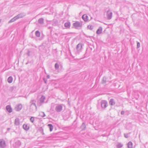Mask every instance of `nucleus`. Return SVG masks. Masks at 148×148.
<instances>
[{"label":"nucleus","instance_id":"f257e3e1","mask_svg":"<svg viewBox=\"0 0 148 148\" xmlns=\"http://www.w3.org/2000/svg\"><path fill=\"white\" fill-rule=\"evenodd\" d=\"M36 101L33 99L31 100L30 102V111L33 112H34L37 110V108L36 104Z\"/></svg>","mask_w":148,"mask_h":148},{"label":"nucleus","instance_id":"f03ea898","mask_svg":"<svg viewBox=\"0 0 148 148\" xmlns=\"http://www.w3.org/2000/svg\"><path fill=\"white\" fill-rule=\"evenodd\" d=\"M73 25L75 28L78 29V28L81 27L82 26V24L81 23L78 21H76L73 24Z\"/></svg>","mask_w":148,"mask_h":148},{"label":"nucleus","instance_id":"7ed1b4c3","mask_svg":"<svg viewBox=\"0 0 148 148\" xmlns=\"http://www.w3.org/2000/svg\"><path fill=\"white\" fill-rule=\"evenodd\" d=\"M55 110L57 112H61L62 110V104L57 105L56 107Z\"/></svg>","mask_w":148,"mask_h":148},{"label":"nucleus","instance_id":"20e7f679","mask_svg":"<svg viewBox=\"0 0 148 148\" xmlns=\"http://www.w3.org/2000/svg\"><path fill=\"white\" fill-rule=\"evenodd\" d=\"M107 18L110 20L111 19L112 15V13L110 10L107 11Z\"/></svg>","mask_w":148,"mask_h":148},{"label":"nucleus","instance_id":"39448f33","mask_svg":"<svg viewBox=\"0 0 148 148\" xmlns=\"http://www.w3.org/2000/svg\"><path fill=\"white\" fill-rule=\"evenodd\" d=\"M107 102L105 100H102L101 102V107L102 108H105L107 106Z\"/></svg>","mask_w":148,"mask_h":148},{"label":"nucleus","instance_id":"423d86ee","mask_svg":"<svg viewBox=\"0 0 148 148\" xmlns=\"http://www.w3.org/2000/svg\"><path fill=\"white\" fill-rule=\"evenodd\" d=\"M23 107L21 104H19L16 106L15 107V110L16 111H19L21 110Z\"/></svg>","mask_w":148,"mask_h":148},{"label":"nucleus","instance_id":"0eeeda50","mask_svg":"<svg viewBox=\"0 0 148 148\" xmlns=\"http://www.w3.org/2000/svg\"><path fill=\"white\" fill-rule=\"evenodd\" d=\"M6 146L5 140L3 139L0 140V147L1 148H4Z\"/></svg>","mask_w":148,"mask_h":148},{"label":"nucleus","instance_id":"6e6552de","mask_svg":"<svg viewBox=\"0 0 148 148\" xmlns=\"http://www.w3.org/2000/svg\"><path fill=\"white\" fill-rule=\"evenodd\" d=\"M82 44L81 43H79L77 45L76 49L78 51H80L82 49Z\"/></svg>","mask_w":148,"mask_h":148},{"label":"nucleus","instance_id":"1a4fd4ad","mask_svg":"<svg viewBox=\"0 0 148 148\" xmlns=\"http://www.w3.org/2000/svg\"><path fill=\"white\" fill-rule=\"evenodd\" d=\"M21 145V143L19 140L16 141L14 145V146L16 148L18 147Z\"/></svg>","mask_w":148,"mask_h":148},{"label":"nucleus","instance_id":"9d476101","mask_svg":"<svg viewBox=\"0 0 148 148\" xmlns=\"http://www.w3.org/2000/svg\"><path fill=\"white\" fill-rule=\"evenodd\" d=\"M25 16V13H21L19 14H18L16 16V17L17 18V19H18L20 18H22Z\"/></svg>","mask_w":148,"mask_h":148},{"label":"nucleus","instance_id":"9b49d317","mask_svg":"<svg viewBox=\"0 0 148 148\" xmlns=\"http://www.w3.org/2000/svg\"><path fill=\"white\" fill-rule=\"evenodd\" d=\"M82 18L85 21H87L88 20V16L86 14L83 15L82 16Z\"/></svg>","mask_w":148,"mask_h":148},{"label":"nucleus","instance_id":"f8f14e48","mask_svg":"<svg viewBox=\"0 0 148 148\" xmlns=\"http://www.w3.org/2000/svg\"><path fill=\"white\" fill-rule=\"evenodd\" d=\"M14 124L15 125H18L20 124V120L18 118H16L14 122Z\"/></svg>","mask_w":148,"mask_h":148},{"label":"nucleus","instance_id":"ddd939ff","mask_svg":"<svg viewBox=\"0 0 148 148\" xmlns=\"http://www.w3.org/2000/svg\"><path fill=\"white\" fill-rule=\"evenodd\" d=\"M6 109L7 111L10 113L12 112V109L10 106H7L6 107Z\"/></svg>","mask_w":148,"mask_h":148},{"label":"nucleus","instance_id":"4468645a","mask_svg":"<svg viewBox=\"0 0 148 148\" xmlns=\"http://www.w3.org/2000/svg\"><path fill=\"white\" fill-rule=\"evenodd\" d=\"M102 27H100L96 31V33L98 34H101L102 33Z\"/></svg>","mask_w":148,"mask_h":148},{"label":"nucleus","instance_id":"2eb2a0df","mask_svg":"<svg viewBox=\"0 0 148 148\" xmlns=\"http://www.w3.org/2000/svg\"><path fill=\"white\" fill-rule=\"evenodd\" d=\"M23 128L25 130H28L29 128V127L27 124H24L23 125Z\"/></svg>","mask_w":148,"mask_h":148},{"label":"nucleus","instance_id":"dca6fc26","mask_svg":"<svg viewBox=\"0 0 148 148\" xmlns=\"http://www.w3.org/2000/svg\"><path fill=\"white\" fill-rule=\"evenodd\" d=\"M127 145L128 148H132L133 144L131 142H129Z\"/></svg>","mask_w":148,"mask_h":148},{"label":"nucleus","instance_id":"f3484780","mask_svg":"<svg viewBox=\"0 0 148 148\" xmlns=\"http://www.w3.org/2000/svg\"><path fill=\"white\" fill-rule=\"evenodd\" d=\"M109 104L111 106H113L114 105L115 103L114 100L113 99H110L109 101Z\"/></svg>","mask_w":148,"mask_h":148},{"label":"nucleus","instance_id":"a211bd4d","mask_svg":"<svg viewBox=\"0 0 148 148\" xmlns=\"http://www.w3.org/2000/svg\"><path fill=\"white\" fill-rule=\"evenodd\" d=\"M44 19L42 18H40L39 19L38 21V23L40 24H42L44 23Z\"/></svg>","mask_w":148,"mask_h":148},{"label":"nucleus","instance_id":"6ab92c4d","mask_svg":"<svg viewBox=\"0 0 148 148\" xmlns=\"http://www.w3.org/2000/svg\"><path fill=\"white\" fill-rule=\"evenodd\" d=\"M64 26L67 28H69L70 26V22H66L64 24Z\"/></svg>","mask_w":148,"mask_h":148},{"label":"nucleus","instance_id":"aec40b11","mask_svg":"<svg viewBox=\"0 0 148 148\" xmlns=\"http://www.w3.org/2000/svg\"><path fill=\"white\" fill-rule=\"evenodd\" d=\"M45 96H42L40 99V101L41 103H43L45 100Z\"/></svg>","mask_w":148,"mask_h":148},{"label":"nucleus","instance_id":"412c9836","mask_svg":"<svg viewBox=\"0 0 148 148\" xmlns=\"http://www.w3.org/2000/svg\"><path fill=\"white\" fill-rule=\"evenodd\" d=\"M86 127L85 123L83 122L81 126V128L82 130H85L86 128Z\"/></svg>","mask_w":148,"mask_h":148},{"label":"nucleus","instance_id":"4be33fe9","mask_svg":"<svg viewBox=\"0 0 148 148\" xmlns=\"http://www.w3.org/2000/svg\"><path fill=\"white\" fill-rule=\"evenodd\" d=\"M16 19H17L16 18V16L12 18L11 20H10L8 22L9 23H10L12 22H13L15 21Z\"/></svg>","mask_w":148,"mask_h":148},{"label":"nucleus","instance_id":"5701e85b","mask_svg":"<svg viewBox=\"0 0 148 148\" xmlns=\"http://www.w3.org/2000/svg\"><path fill=\"white\" fill-rule=\"evenodd\" d=\"M13 80V78L12 76L9 77L8 79V82L10 83L12 82Z\"/></svg>","mask_w":148,"mask_h":148},{"label":"nucleus","instance_id":"b1692460","mask_svg":"<svg viewBox=\"0 0 148 148\" xmlns=\"http://www.w3.org/2000/svg\"><path fill=\"white\" fill-rule=\"evenodd\" d=\"M123 146V145L120 143H118L116 145L117 148H121Z\"/></svg>","mask_w":148,"mask_h":148},{"label":"nucleus","instance_id":"393cba45","mask_svg":"<svg viewBox=\"0 0 148 148\" xmlns=\"http://www.w3.org/2000/svg\"><path fill=\"white\" fill-rule=\"evenodd\" d=\"M35 35L37 37H39L40 36V33L38 31H37L35 32Z\"/></svg>","mask_w":148,"mask_h":148},{"label":"nucleus","instance_id":"a878e982","mask_svg":"<svg viewBox=\"0 0 148 148\" xmlns=\"http://www.w3.org/2000/svg\"><path fill=\"white\" fill-rule=\"evenodd\" d=\"M48 126L49 128L50 131H51L53 129V127L52 125L51 124H49L48 125Z\"/></svg>","mask_w":148,"mask_h":148},{"label":"nucleus","instance_id":"bb28decb","mask_svg":"<svg viewBox=\"0 0 148 148\" xmlns=\"http://www.w3.org/2000/svg\"><path fill=\"white\" fill-rule=\"evenodd\" d=\"M39 115L42 117H43L45 116V115L44 112H41L39 113Z\"/></svg>","mask_w":148,"mask_h":148},{"label":"nucleus","instance_id":"cd10ccee","mask_svg":"<svg viewBox=\"0 0 148 148\" xmlns=\"http://www.w3.org/2000/svg\"><path fill=\"white\" fill-rule=\"evenodd\" d=\"M55 67L56 70H58L59 68V65L57 63H56L55 65Z\"/></svg>","mask_w":148,"mask_h":148},{"label":"nucleus","instance_id":"c85d7f7f","mask_svg":"<svg viewBox=\"0 0 148 148\" xmlns=\"http://www.w3.org/2000/svg\"><path fill=\"white\" fill-rule=\"evenodd\" d=\"M87 27L88 29L90 30H92L93 28V26L92 25H88V26Z\"/></svg>","mask_w":148,"mask_h":148},{"label":"nucleus","instance_id":"c756f323","mask_svg":"<svg viewBox=\"0 0 148 148\" xmlns=\"http://www.w3.org/2000/svg\"><path fill=\"white\" fill-rule=\"evenodd\" d=\"M30 120L33 123L34 121V117H31L30 119Z\"/></svg>","mask_w":148,"mask_h":148},{"label":"nucleus","instance_id":"7c9ffc66","mask_svg":"<svg viewBox=\"0 0 148 148\" xmlns=\"http://www.w3.org/2000/svg\"><path fill=\"white\" fill-rule=\"evenodd\" d=\"M124 137L126 138H128L129 137V135H128V134H124Z\"/></svg>","mask_w":148,"mask_h":148},{"label":"nucleus","instance_id":"2f4dec72","mask_svg":"<svg viewBox=\"0 0 148 148\" xmlns=\"http://www.w3.org/2000/svg\"><path fill=\"white\" fill-rule=\"evenodd\" d=\"M140 43L139 42H138L137 43V48H138L140 47Z\"/></svg>","mask_w":148,"mask_h":148},{"label":"nucleus","instance_id":"473e14b6","mask_svg":"<svg viewBox=\"0 0 148 148\" xmlns=\"http://www.w3.org/2000/svg\"><path fill=\"white\" fill-rule=\"evenodd\" d=\"M43 81L46 84L47 81V79H46L45 78H43Z\"/></svg>","mask_w":148,"mask_h":148},{"label":"nucleus","instance_id":"72a5a7b5","mask_svg":"<svg viewBox=\"0 0 148 148\" xmlns=\"http://www.w3.org/2000/svg\"><path fill=\"white\" fill-rule=\"evenodd\" d=\"M30 51L29 50H28L27 53V55L28 56H30Z\"/></svg>","mask_w":148,"mask_h":148},{"label":"nucleus","instance_id":"f704fd0d","mask_svg":"<svg viewBox=\"0 0 148 148\" xmlns=\"http://www.w3.org/2000/svg\"><path fill=\"white\" fill-rule=\"evenodd\" d=\"M40 131L41 132H43V129L42 127H41L40 128Z\"/></svg>","mask_w":148,"mask_h":148},{"label":"nucleus","instance_id":"c9c22d12","mask_svg":"<svg viewBox=\"0 0 148 148\" xmlns=\"http://www.w3.org/2000/svg\"><path fill=\"white\" fill-rule=\"evenodd\" d=\"M124 113H125V112L124 111H122L121 112V114H122V115H123L124 114Z\"/></svg>","mask_w":148,"mask_h":148},{"label":"nucleus","instance_id":"e433bc0d","mask_svg":"<svg viewBox=\"0 0 148 148\" xmlns=\"http://www.w3.org/2000/svg\"><path fill=\"white\" fill-rule=\"evenodd\" d=\"M47 79H49L50 78V76L49 75H47Z\"/></svg>","mask_w":148,"mask_h":148},{"label":"nucleus","instance_id":"4c0bfd02","mask_svg":"<svg viewBox=\"0 0 148 148\" xmlns=\"http://www.w3.org/2000/svg\"><path fill=\"white\" fill-rule=\"evenodd\" d=\"M103 83H106V81H104V78H103Z\"/></svg>","mask_w":148,"mask_h":148},{"label":"nucleus","instance_id":"58836bf2","mask_svg":"<svg viewBox=\"0 0 148 148\" xmlns=\"http://www.w3.org/2000/svg\"><path fill=\"white\" fill-rule=\"evenodd\" d=\"M42 132V135H44V133L43 132H43Z\"/></svg>","mask_w":148,"mask_h":148},{"label":"nucleus","instance_id":"ea45409f","mask_svg":"<svg viewBox=\"0 0 148 148\" xmlns=\"http://www.w3.org/2000/svg\"><path fill=\"white\" fill-rule=\"evenodd\" d=\"M8 130H10V128H8L7 129Z\"/></svg>","mask_w":148,"mask_h":148},{"label":"nucleus","instance_id":"a19ab883","mask_svg":"<svg viewBox=\"0 0 148 148\" xmlns=\"http://www.w3.org/2000/svg\"><path fill=\"white\" fill-rule=\"evenodd\" d=\"M1 20H0V22H1Z\"/></svg>","mask_w":148,"mask_h":148}]
</instances>
